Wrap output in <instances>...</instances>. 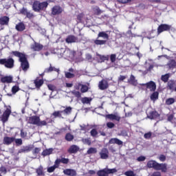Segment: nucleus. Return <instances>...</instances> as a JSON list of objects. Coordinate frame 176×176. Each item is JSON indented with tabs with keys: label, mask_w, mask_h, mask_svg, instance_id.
Instances as JSON below:
<instances>
[{
	"label": "nucleus",
	"mask_w": 176,
	"mask_h": 176,
	"mask_svg": "<svg viewBox=\"0 0 176 176\" xmlns=\"http://www.w3.org/2000/svg\"><path fill=\"white\" fill-rule=\"evenodd\" d=\"M20 91V87L18 85H14L12 87V94H16L17 91Z\"/></svg>",
	"instance_id": "48"
},
{
	"label": "nucleus",
	"mask_w": 176,
	"mask_h": 176,
	"mask_svg": "<svg viewBox=\"0 0 176 176\" xmlns=\"http://www.w3.org/2000/svg\"><path fill=\"white\" fill-rule=\"evenodd\" d=\"M60 163L63 164H68L69 163V159L65 157L56 159L55 160L54 165L47 168V173H54L56 168H58V167H60Z\"/></svg>",
	"instance_id": "4"
},
{
	"label": "nucleus",
	"mask_w": 176,
	"mask_h": 176,
	"mask_svg": "<svg viewBox=\"0 0 176 176\" xmlns=\"http://www.w3.org/2000/svg\"><path fill=\"white\" fill-rule=\"evenodd\" d=\"M12 113V110L10 109L7 108L5 111L3 113L2 116L0 117V119L3 124L9 120V118L10 114Z\"/></svg>",
	"instance_id": "7"
},
{
	"label": "nucleus",
	"mask_w": 176,
	"mask_h": 176,
	"mask_svg": "<svg viewBox=\"0 0 176 176\" xmlns=\"http://www.w3.org/2000/svg\"><path fill=\"white\" fill-rule=\"evenodd\" d=\"M159 160L160 162H166V155L161 154L159 157Z\"/></svg>",
	"instance_id": "62"
},
{
	"label": "nucleus",
	"mask_w": 176,
	"mask_h": 176,
	"mask_svg": "<svg viewBox=\"0 0 176 176\" xmlns=\"http://www.w3.org/2000/svg\"><path fill=\"white\" fill-rule=\"evenodd\" d=\"M34 149V145H29L23 147V148L21 149L22 152H31V150Z\"/></svg>",
	"instance_id": "40"
},
{
	"label": "nucleus",
	"mask_w": 176,
	"mask_h": 176,
	"mask_svg": "<svg viewBox=\"0 0 176 176\" xmlns=\"http://www.w3.org/2000/svg\"><path fill=\"white\" fill-rule=\"evenodd\" d=\"M87 155H91L93 153H97V148L94 147H90L87 151Z\"/></svg>",
	"instance_id": "46"
},
{
	"label": "nucleus",
	"mask_w": 176,
	"mask_h": 176,
	"mask_svg": "<svg viewBox=\"0 0 176 176\" xmlns=\"http://www.w3.org/2000/svg\"><path fill=\"white\" fill-rule=\"evenodd\" d=\"M174 119V115L170 114L168 116V122H173V120Z\"/></svg>",
	"instance_id": "64"
},
{
	"label": "nucleus",
	"mask_w": 176,
	"mask_h": 176,
	"mask_svg": "<svg viewBox=\"0 0 176 176\" xmlns=\"http://www.w3.org/2000/svg\"><path fill=\"white\" fill-rule=\"evenodd\" d=\"M151 137H152V132H148L144 135V138L146 140H149Z\"/></svg>",
	"instance_id": "53"
},
{
	"label": "nucleus",
	"mask_w": 176,
	"mask_h": 176,
	"mask_svg": "<svg viewBox=\"0 0 176 176\" xmlns=\"http://www.w3.org/2000/svg\"><path fill=\"white\" fill-rule=\"evenodd\" d=\"M108 129H113L115 127V124L113 122H109L107 123Z\"/></svg>",
	"instance_id": "55"
},
{
	"label": "nucleus",
	"mask_w": 176,
	"mask_h": 176,
	"mask_svg": "<svg viewBox=\"0 0 176 176\" xmlns=\"http://www.w3.org/2000/svg\"><path fill=\"white\" fill-rule=\"evenodd\" d=\"M41 118L38 116H32L29 118L28 123L29 124H34V126H38L39 124V119Z\"/></svg>",
	"instance_id": "10"
},
{
	"label": "nucleus",
	"mask_w": 176,
	"mask_h": 176,
	"mask_svg": "<svg viewBox=\"0 0 176 176\" xmlns=\"http://www.w3.org/2000/svg\"><path fill=\"white\" fill-rule=\"evenodd\" d=\"M99 155L100 156V159L107 160L109 157V151H108V148H104L102 149Z\"/></svg>",
	"instance_id": "15"
},
{
	"label": "nucleus",
	"mask_w": 176,
	"mask_h": 176,
	"mask_svg": "<svg viewBox=\"0 0 176 176\" xmlns=\"http://www.w3.org/2000/svg\"><path fill=\"white\" fill-rule=\"evenodd\" d=\"M14 140H16V138L13 137L6 136L3 138V142L5 145H10L12 142H14Z\"/></svg>",
	"instance_id": "20"
},
{
	"label": "nucleus",
	"mask_w": 176,
	"mask_h": 176,
	"mask_svg": "<svg viewBox=\"0 0 176 176\" xmlns=\"http://www.w3.org/2000/svg\"><path fill=\"white\" fill-rule=\"evenodd\" d=\"M140 86L146 87V90H150V91H156V82L151 80L146 83L140 84Z\"/></svg>",
	"instance_id": "6"
},
{
	"label": "nucleus",
	"mask_w": 176,
	"mask_h": 176,
	"mask_svg": "<svg viewBox=\"0 0 176 176\" xmlns=\"http://www.w3.org/2000/svg\"><path fill=\"white\" fill-rule=\"evenodd\" d=\"M63 10H63V8H61L60 6H54L52 8V14H53V16H57L58 14H61Z\"/></svg>",
	"instance_id": "11"
},
{
	"label": "nucleus",
	"mask_w": 176,
	"mask_h": 176,
	"mask_svg": "<svg viewBox=\"0 0 176 176\" xmlns=\"http://www.w3.org/2000/svg\"><path fill=\"white\" fill-rule=\"evenodd\" d=\"M40 151H41V148L36 147L34 149V151H32V153H33V155H36V154L39 153Z\"/></svg>",
	"instance_id": "63"
},
{
	"label": "nucleus",
	"mask_w": 176,
	"mask_h": 176,
	"mask_svg": "<svg viewBox=\"0 0 176 176\" xmlns=\"http://www.w3.org/2000/svg\"><path fill=\"white\" fill-rule=\"evenodd\" d=\"M26 17L28 19H34V14L30 11H28V13L26 14Z\"/></svg>",
	"instance_id": "57"
},
{
	"label": "nucleus",
	"mask_w": 176,
	"mask_h": 176,
	"mask_svg": "<svg viewBox=\"0 0 176 176\" xmlns=\"http://www.w3.org/2000/svg\"><path fill=\"white\" fill-rule=\"evenodd\" d=\"M128 82L130 83V85H132V86H137V85H138L137 80H135V76H134L133 74L131 75Z\"/></svg>",
	"instance_id": "27"
},
{
	"label": "nucleus",
	"mask_w": 176,
	"mask_h": 176,
	"mask_svg": "<svg viewBox=\"0 0 176 176\" xmlns=\"http://www.w3.org/2000/svg\"><path fill=\"white\" fill-rule=\"evenodd\" d=\"M81 87L80 91L81 93H87L89 91V87L86 85H82L80 82L78 83V87Z\"/></svg>",
	"instance_id": "32"
},
{
	"label": "nucleus",
	"mask_w": 176,
	"mask_h": 176,
	"mask_svg": "<svg viewBox=\"0 0 176 176\" xmlns=\"http://www.w3.org/2000/svg\"><path fill=\"white\" fill-rule=\"evenodd\" d=\"M30 48L33 52H41L43 49V45L34 41V43L30 45Z\"/></svg>",
	"instance_id": "12"
},
{
	"label": "nucleus",
	"mask_w": 176,
	"mask_h": 176,
	"mask_svg": "<svg viewBox=\"0 0 176 176\" xmlns=\"http://www.w3.org/2000/svg\"><path fill=\"white\" fill-rule=\"evenodd\" d=\"M146 160V157L145 156H140L137 158L138 162H145Z\"/></svg>",
	"instance_id": "58"
},
{
	"label": "nucleus",
	"mask_w": 176,
	"mask_h": 176,
	"mask_svg": "<svg viewBox=\"0 0 176 176\" xmlns=\"http://www.w3.org/2000/svg\"><path fill=\"white\" fill-rule=\"evenodd\" d=\"M63 56L66 58H71L72 57V51L69 49H66L63 52Z\"/></svg>",
	"instance_id": "33"
},
{
	"label": "nucleus",
	"mask_w": 176,
	"mask_h": 176,
	"mask_svg": "<svg viewBox=\"0 0 176 176\" xmlns=\"http://www.w3.org/2000/svg\"><path fill=\"white\" fill-rule=\"evenodd\" d=\"M66 43H78L79 38L74 34L68 35L65 38Z\"/></svg>",
	"instance_id": "9"
},
{
	"label": "nucleus",
	"mask_w": 176,
	"mask_h": 176,
	"mask_svg": "<svg viewBox=\"0 0 176 176\" xmlns=\"http://www.w3.org/2000/svg\"><path fill=\"white\" fill-rule=\"evenodd\" d=\"M15 28L16 31L22 32L25 30V25L23 23V22L19 23L17 25H16Z\"/></svg>",
	"instance_id": "28"
},
{
	"label": "nucleus",
	"mask_w": 176,
	"mask_h": 176,
	"mask_svg": "<svg viewBox=\"0 0 176 176\" xmlns=\"http://www.w3.org/2000/svg\"><path fill=\"white\" fill-rule=\"evenodd\" d=\"M157 34H162V32H164L165 31H170L171 30V25H167L166 23L161 24L157 28Z\"/></svg>",
	"instance_id": "8"
},
{
	"label": "nucleus",
	"mask_w": 176,
	"mask_h": 176,
	"mask_svg": "<svg viewBox=\"0 0 176 176\" xmlns=\"http://www.w3.org/2000/svg\"><path fill=\"white\" fill-rule=\"evenodd\" d=\"M9 16H3L0 17V25H9Z\"/></svg>",
	"instance_id": "19"
},
{
	"label": "nucleus",
	"mask_w": 176,
	"mask_h": 176,
	"mask_svg": "<svg viewBox=\"0 0 176 176\" xmlns=\"http://www.w3.org/2000/svg\"><path fill=\"white\" fill-rule=\"evenodd\" d=\"M97 56L100 58V60L104 63V61H108L109 60V58L108 56H105L104 55H101L100 54H97Z\"/></svg>",
	"instance_id": "44"
},
{
	"label": "nucleus",
	"mask_w": 176,
	"mask_h": 176,
	"mask_svg": "<svg viewBox=\"0 0 176 176\" xmlns=\"http://www.w3.org/2000/svg\"><path fill=\"white\" fill-rule=\"evenodd\" d=\"M74 138V135L71 134V133H67L65 137V140H66V141H68L69 142H71V141H73Z\"/></svg>",
	"instance_id": "38"
},
{
	"label": "nucleus",
	"mask_w": 176,
	"mask_h": 176,
	"mask_svg": "<svg viewBox=\"0 0 176 176\" xmlns=\"http://www.w3.org/2000/svg\"><path fill=\"white\" fill-rule=\"evenodd\" d=\"M52 153H53V148H48V149H45L42 152L41 155L45 157L46 156H49V155H52Z\"/></svg>",
	"instance_id": "34"
},
{
	"label": "nucleus",
	"mask_w": 176,
	"mask_h": 176,
	"mask_svg": "<svg viewBox=\"0 0 176 176\" xmlns=\"http://www.w3.org/2000/svg\"><path fill=\"white\" fill-rule=\"evenodd\" d=\"M1 83H12L13 82V77L10 76H6L1 78Z\"/></svg>",
	"instance_id": "21"
},
{
	"label": "nucleus",
	"mask_w": 176,
	"mask_h": 176,
	"mask_svg": "<svg viewBox=\"0 0 176 176\" xmlns=\"http://www.w3.org/2000/svg\"><path fill=\"white\" fill-rule=\"evenodd\" d=\"M47 87L49 90H51V91H54V90H56V87L52 84H49L47 85Z\"/></svg>",
	"instance_id": "59"
},
{
	"label": "nucleus",
	"mask_w": 176,
	"mask_h": 176,
	"mask_svg": "<svg viewBox=\"0 0 176 176\" xmlns=\"http://www.w3.org/2000/svg\"><path fill=\"white\" fill-rule=\"evenodd\" d=\"M109 144H116L117 145H123V142L115 138L110 139L109 141Z\"/></svg>",
	"instance_id": "26"
},
{
	"label": "nucleus",
	"mask_w": 176,
	"mask_h": 176,
	"mask_svg": "<svg viewBox=\"0 0 176 176\" xmlns=\"http://www.w3.org/2000/svg\"><path fill=\"white\" fill-rule=\"evenodd\" d=\"M152 94L150 96V98L151 101H156L159 100V91H151Z\"/></svg>",
	"instance_id": "24"
},
{
	"label": "nucleus",
	"mask_w": 176,
	"mask_h": 176,
	"mask_svg": "<svg viewBox=\"0 0 176 176\" xmlns=\"http://www.w3.org/2000/svg\"><path fill=\"white\" fill-rule=\"evenodd\" d=\"M65 76L67 79H72V78H75V74L74 73L66 72L65 73Z\"/></svg>",
	"instance_id": "47"
},
{
	"label": "nucleus",
	"mask_w": 176,
	"mask_h": 176,
	"mask_svg": "<svg viewBox=\"0 0 176 176\" xmlns=\"http://www.w3.org/2000/svg\"><path fill=\"white\" fill-rule=\"evenodd\" d=\"M32 9L34 12H40V2L34 1L32 5Z\"/></svg>",
	"instance_id": "30"
},
{
	"label": "nucleus",
	"mask_w": 176,
	"mask_h": 176,
	"mask_svg": "<svg viewBox=\"0 0 176 176\" xmlns=\"http://www.w3.org/2000/svg\"><path fill=\"white\" fill-rule=\"evenodd\" d=\"M47 122L45 120L41 121V118L39 119V122L38 124V127H42V126H47Z\"/></svg>",
	"instance_id": "51"
},
{
	"label": "nucleus",
	"mask_w": 176,
	"mask_h": 176,
	"mask_svg": "<svg viewBox=\"0 0 176 176\" xmlns=\"http://www.w3.org/2000/svg\"><path fill=\"white\" fill-rule=\"evenodd\" d=\"M168 69H174L176 68V61L174 59H170L166 64Z\"/></svg>",
	"instance_id": "23"
},
{
	"label": "nucleus",
	"mask_w": 176,
	"mask_h": 176,
	"mask_svg": "<svg viewBox=\"0 0 176 176\" xmlns=\"http://www.w3.org/2000/svg\"><path fill=\"white\" fill-rule=\"evenodd\" d=\"M14 141H15V144H16V145H23V140H21V139H15L14 140Z\"/></svg>",
	"instance_id": "56"
},
{
	"label": "nucleus",
	"mask_w": 176,
	"mask_h": 176,
	"mask_svg": "<svg viewBox=\"0 0 176 176\" xmlns=\"http://www.w3.org/2000/svg\"><path fill=\"white\" fill-rule=\"evenodd\" d=\"M61 113H63L62 111H54L52 113V116H54V118H61L62 119H64V118H63V115H61Z\"/></svg>",
	"instance_id": "42"
},
{
	"label": "nucleus",
	"mask_w": 176,
	"mask_h": 176,
	"mask_svg": "<svg viewBox=\"0 0 176 176\" xmlns=\"http://www.w3.org/2000/svg\"><path fill=\"white\" fill-rule=\"evenodd\" d=\"M93 12L94 14H95L96 16H100V14L102 13V10H101L100 8L97 6L93 8Z\"/></svg>",
	"instance_id": "37"
},
{
	"label": "nucleus",
	"mask_w": 176,
	"mask_h": 176,
	"mask_svg": "<svg viewBox=\"0 0 176 176\" xmlns=\"http://www.w3.org/2000/svg\"><path fill=\"white\" fill-rule=\"evenodd\" d=\"M105 118L106 119H109V120H116L117 122H120V117L116 114H107Z\"/></svg>",
	"instance_id": "17"
},
{
	"label": "nucleus",
	"mask_w": 176,
	"mask_h": 176,
	"mask_svg": "<svg viewBox=\"0 0 176 176\" xmlns=\"http://www.w3.org/2000/svg\"><path fill=\"white\" fill-rule=\"evenodd\" d=\"M53 71H54L55 72H58V71H60V70L54 67H52V64H50V67L46 68L44 70V72H45V74H50V72H53Z\"/></svg>",
	"instance_id": "25"
},
{
	"label": "nucleus",
	"mask_w": 176,
	"mask_h": 176,
	"mask_svg": "<svg viewBox=\"0 0 176 176\" xmlns=\"http://www.w3.org/2000/svg\"><path fill=\"white\" fill-rule=\"evenodd\" d=\"M109 39V35L107 34V32H100L98 34L96 40H94V43L97 45H106L107 41Z\"/></svg>",
	"instance_id": "3"
},
{
	"label": "nucleus",
	"mask_w": 176,
	"mask_h": 176,
	"mask_svg": "<svg viewBox=\"0 0 176 176\" xmlns=\"http://www.w3.org/2000/svg\"><path fill=\"white\" fill-rule=\"evenodd\" d=\"M0 172H1L3 174H6L8 173V170H6V168L5 166H1Z\"/></svg>",
	"instance_id": "61"
},
{
	"label": "nucleus",
	"mask_w": 176,
	"mask_h": 176,
	"mask_svg": "<svg viewBox=\"0 0 176 176\" xmlns=\"http://www.w3.org/2000/svg\"><path fill=\"white\" fill-rule=\"evenodd\" d=\"M73 94L74 96H75V97H77V98H80L81 94L79 91H75L74 92H73Z\"/></svg>",
	"instance_id": "60"
},
{
	"label": "nucleus",
	"mask_w": 176,
	"mask_h": 176,
	"mask_svg": "<svg viewBox=\"0 0 176 176\" xmlns=\"http://www.w3.org/2000/svg\"><path fill=\"white\" fill-rule=\"evenodd\" d=\"M11 54L19 58V62L21 63L20 68L23 72H27L30 69V62H28V58L25 53L12 51Z\"/></svg>",
	"instance_id": "1"
},
{
	"label": "nucleus",
	"mask_w": 176,
	"mask_h": 176,
	"mask_svg": "<svg viewBox=\"0 0 176 176\" xmlns=\"http://www.w3.org/2000/svg\"><path fill=\"white\" fill-rule=\"evenodd\" d=\"M109 87V84H108V81L105 79H102L98 83V88L100 90H107Z\"/></svg>",
	"instance_id": "13"
},
{
	"label": "nucleus",
	"mask_w": 176,
	"mask_h": 176,
	"mask_svg": "<svg viewBox=\"0 0 176 176\" xmlns=\"http://www.w3.org/2000/svg\"><path fill=\"white\" fill-rule=\"evenodd\" d=\"M168 79H170V74H168L162 75L161 76V80H162V82L164 83H167V82H168Z\"/></svg>",
	"instance_id": "39"
},
{
	"label": "nucleus",
	"mask_w": 176,
	"mask_h": 176,
	"mask_svg": "<svg viewBox=\"0 0 176 176\" xmlns=\"http://www.w3.org/2000/svg\"><path fill=\"white\" fill-rule=\"evenodd\" d=\"M62 112L66 116H68V115H71V113L72 112V107H67L64 110L62 111Z\"/></svg>",
	"instance_id": "35"
},
{
	"label": "nucleus",
	"mask_w": 176,
	"mask_h": 176,
	"mask_svg": "<svg viewBox=\"0 0 176 176\" xmlns=\"http://www.w3.org/2000/svg\"><path fill=\"white\" fill-rule=\"evenodd\" d=\"M37 176H45V172L43 171V166L41 165L36 169Z\"/></svg>",
	"instance_id": "31"
},
{
	"label": "nucleus",
	"mask_w": 176,
	"mask_h": 176,
	"mask_svg": "<svg viewBox=\"0 0 176 176\" xmlns=\"http://www.w3.org/2000/svg\"><path fill=\"white\" fill-rule=\"evenodd\" d=\"M45 83V81L43 79H40L39 77H36L35 80H34V84L35 85L36 89L39 90L42 86H43V84Z\"/></svg>",
	"instance_id": "14"
},
{
	"label": "nucleus",
	"mask_w": 176,
	"mask_h": 176,
	"mask_svg": "<svg viewBox=\"0 0 176 176\" xmlns=\"http://www.w3.org/2000/svg\"><path fill=\"white\" fill-rule=\"evenodd\" d=\"M65 175L76 176V170L75 169L67 168L63 170Z\"/></svg>",
	"instance_id": "18"
},
{
	"label": "nucleus",
	"mask_w": 176,
	"mask_h": 176,
	"mask_svg": "<svg viewBox=\"0 0 176 176\" xmlns=\"http://www.w3.org/2000/svg\"><path fill=\"white\" fill-rule=\"evenodd\" d=\"M175 87V82H174V80H169L167 83V89H168V90H171L172 91H174Z\"/></svg>",
	"instance_id": "29"
},
{
	"label": "nucleus",
	"mask_w": 176,
	"mask_h": 176,
	"mask_svg": "<svg viewBox=\"0 0 176 176\" xmlns=\"http://www.w3.org/2000/svg\"><path fill=\"white\" fill-rule=\"evenodd\" d=\"M81 142L85 145H89V146H90V145H91V140H90V138H82Z\"/></svg>",
	"instance_id": "36"
},
{
	"label": "nucleus",
	"mask_w": 176,
	"mask_h": 176,
	"mask_svg": "<svg viewBox=\"0 0 176 176\" xmlns=\"http://www.w3.org/2000/svg\"><path fill=\"white\" fill-rule=\"evenodd\" d=\"M90 134H91V137H97V135H98V132L97 131V129H93L90 131Z\"/></svg>",
	"instance_id": "50"
},
{
	"label": "nucleus",
	"mask_w": 176,
	"mask_h": 176,
	"mask_svg": "<svg viewBox=\"0 0 176 176\" xmlns=\"http://www.w3.org/2000/svg\"><path fill=\"white\" fill-rule=\"evenodd\" d=\"M110 60L111 63H115L116 61V54H112L110 56Z\"/></svg>",
	"instance_id": "54"
},
{
	"label": "nucleus",
	"mask_w": 176,
	"mask_h": 176,
	"mask_svg": "<svg viewBox=\"0 0 176 176\" xmlns=\"http://www.w3.org/2000/svg\"><path fill=\"white\" fill-rule=\"evenodd\" d=\"M0 65H4L6 68L12 69L14 68V59L13 58H0Z\"/></svg>",
	"instance_id": "5"
},
{
	"label": "nucleus",
	"mask_w": 176,
	"mask_h": 176,
	"mask_svg": "<svg viewBox=\"0 0 176 176\" xmlns=\"http://www.w3.org/2000/svg\"><path fill=\"white\" fill-rule=\"evenodd\" d=\"M148 168H153L156 171H162V173H167V164H159L155 160H149L147 162Z\"/></svg>",
	"instance_id": "2"
},
{
	"label": "nucleus",
	"mask_w": 176,
	"mask_h": 176,
	"mask_svg": "<svg viewBox=\"0 0 176 176\" xmlns=\"http://www.w3.org/2000/svg\"><path fill=\"white\" fill-rule=\"evenodd\" d=\"M19 13L20 14H23V16H27V13H28V10L23 7L19 10Z\"/></svg>",
	"instance_id": "49"
},
{
	"label": "nucleus",
	"mask_w": 176,
	"mask_h": 176,
	"mask_svg": "<svg viewBox=\"0 0 176 176\" xmlns=\"http://www.w3.org/2000/svg\"><path fill=\"white\" fill-rule=\"evenodd\" d=\"M79 151V147L78 146L73 144L67 150L68 153H76Z\"/></svg>",
	"instance_id": "22"
},
{
	"label": "nucleus",
	"mask_w": 176,
	"mask_h": 176,
	"mask_svg": "<svg viewBox=\"0 0 176 176\" xmlns=\"http://www.w3.org/2000/svg\"><path fill=\"white\" fill-rule=\"evenodd\" d=\"M124 175L126 176H135L134 171L133 170H127L124 173Z\"/></svg>",
	"instance_id": "52"
},
{
	"label": "nucleus",
	"mask_w": 176,
	"mask_h": 176,
	"mask_svg": "<svg viewBox=\"0 0 176 176\" xmlns=\"http://www.w3.org/2000/svg\"><path fill=\"white\" fill-rule=\"evenodd\" d=\"M148 119H151V120H155L156 119H159L160 118V114L156 111H152L149 113V115L148 116Z\"/></svg>",
	"instance_id": "16"
},
{
	"label": "nucleus",
	"mask_w": 176,
	"mask_h": 176,
	"mask_svg": "<svg viewBox=\"0 0 176 176\" xmlns=\"http://www.w3.org/2000/svg\"><path fill=\"white\" fill-rule=\"evenodd\" d=\"M91 100H93L91 98L84 97L81 99V102L82 104H90V102H91Z\"/></svg>",
	"instance_id": "41"
},
{
	"label": "nucleus",
	"mask_w": 176,
	"mask_h": 176,
	"mask_svg": "<svg viewBox=\"0 0 176 176\" xmlns=\"http://www.w3.org/2000/svg\"><path fill=\"white\" fill-rule=\"evenodd\" d=\"M49 6V3H47V1H43L40 3V11L41 10H45L46 8Z\"/></svg>",
	"instance_id": "43"
},
{
	"label": "nucleus",
	"mask_w": 176,
	"mask_h": 176,
	"mask_svg": "<svg viewBox=\"0 0 176 176\" xmlns=\"http://www.w3.org/2000/svg\"><path fill=\"white\" fill-rule=\"evenodd\" d=\"M175 102V99L174 98H169L166 100V105H173Z\"/></svg>",
	"instance_id": "45"
}]
</instances>
